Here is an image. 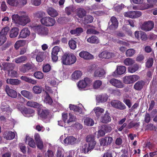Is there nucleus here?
Masks as SVG:
<instances>
[{
  "label": "nucleus",
  "instance_id": "obj_57",
  "mask_svg": "<svg viewBox=\"0 0 157 157\" xmlns=\"http://www.w3.org/2000/svg\"><path fill=\"white\" fill-rule=\"evenodd\" d=\"M139 125L140 122L134 123L133 121H131L128 124L127 128L128 129H131L133 127H138Z\"/></svg>",
  "mask_w": 157,
  "mask_h": 157
},
{
  "label": "nucleus",
  "instance_id": "obj_6",
  "mask_svg": "<svg viewBox=\"0 0 157 157\" xmlns=\"http://www.w3.org/2000/svg\"><path fill=\"white\" fill-rule=\"evenodd\" d=\"M110 104L112 107L120 110H124L126 108L123 103L118 100H114L111 101Z\"/></svg>",
  "mask_w": 157,
  "mask_h": 157
},
{
  "label": "nucleus",
  "instance_id": "obj_37",
  "mask_svg": "<svg viewBox=\"0 0 157 157\" xmlns=\"http://www.w3.org/2000/svg\"><path fill=\"white\" fill-rule=\"evenodd\" d=\"M84 124L87 126H92L94 124V121L90 117H86L84 120Z\"/></svg>",
  "mask_w": 157,
  "mask_h": 157
},
{
  "label": "nucleus",
  "instance_id": "obj_12",
  "mask_svg": "<svg viewBox=\"0 0 157 157\" xmlns=\"http://www.w3.org/2000/svg\"><path fill=\"white\" fill-rule=\"evenodd\" d=\"M5 91L7 95L12 98H16L17 96V92L8 86H6L5 88Z\"/></svg>",
  "mask_w": 157,
  "mask_h": 157
},
{
  "label": "nucleus",
  "instance_id": "obj_34",
  "mask_svg": "<svg viewBox=\"0 0 157 157\" xmlns=\"http://www.w3.org/2000/svg\"><path fill=\"white\" fill-rule=\"evenodd\" d=\"M49 112L48 109H42L41 112L39 114L40 117L44 119H45L48 115Z\"/></svg>",
  "mask_w": 157,
  "mask_h": 157
},
{
  "label": "nucleus",
  "instance_id": "obj_52",
  "mask_svg": "<svg viewBox=\"0 0 157 157\" xmlns=\"http://www.w3.org/2000/svg\"><path fill=\"white\" fill-rule=\"evenodd\" d=\"M92 150L89 147V146L87 144H85L82 147V152L83 153L85 154L87 153L89 151H90Z\"/></svg>",
  "mask_w": 157,
  "mask_h": 157
},
{
  "label": "nucleus",
  "instance_id": "obj_62",
  "mask_svg": "<svg viewBox=\"0 0 157 157\" xmlns=\"http://www.w3.org/2000/svg\"><path fill=\"white\" fill-rule=\"evenodd\" d=\"M107 96L104 95H100L97 98L98 100L101 102H106L107 101Z\"/></svg>",
  "mask_w": 157,
  "mask_h": 157
},
{
  "label": "nucleus",
  "instance_id": "obj_17",
  "mask_svg": "<svg viewBox=\"0 0 157 157\" xmlns=\"http://www.w3.org/2000/svg\"><path fill=\"white\" fill-rule=\"evenodd\" d=\"M26 105L27 106L38 109H40L42 107L41 104L32 100L28 101Z\"/></svg>",
  "mask_w": 157,
  "mask_h": 157
},
{
  "label": "nucleus",
  "instance_id": "obj_60",
  "mask_svg": "<svg viewBox=\"0 0 157 157\" xmlns=\"http://www.w3.org/2000/svg\"><path fill=\"white\" fill-rule=\"evenodd\" d=\"M34 77L39 79H41L43 78L44 77L43 74L40 71H36L34 74Z\"/></svg>",
  "mask_w": 157,
  "mask_h": 157
},
{
  "label": "nucleus",
  "instance_id": "obj_30",
  "mask_svg": "<svg viewBox=\"0 0 157 157\" xmlns=\"http://www.w3.org/2000/svg\"><path fill=\"white\" fill-rule=\"evenodd\" d=\"M26 40H19L16 42L14 44V47L17 49L19 47L25 46L26 44Z\"/></svg>",
  "mask_w": 157,
  "mask_h": 157
},
{
  "label": "nucleus",
  "instance_id": "obj_13",
  "mask_svg": "<svg viewBox=\"0 0 157 157\" xmlns=\"http://www.w3.org/2000/svg\"><path fill=\"white\" fill-rule=\"evenodd\" d=\"M79 56L82 58L86 60L92 59L94 58L93 56L89 52L82 51L79 53Z\"/></svg>",
  "mask_w": 157,
  "mask_h": 157
},
{
  "label": "nucleus",
  "instance_id": "obj_31",
  "mask_svg": "<svg viewBox=\"0 0 157 157\" xmlns=\"http://www.w3.org/2000/svg\"><path fill=\"white\" fill-rule=\"evenodd\" d=\"M83 32V29L81 27L77 28L75 29H72L70 30V33L72 35H75L76 36H79L80 34Z\"/></svg>",
  "mask_w": 157,
  "mask_h": 157
},
{
  "label": "nucleus",
  "instance_id": "obj_23",
  "mask_svg": "<svg viewBox=\"0 0 157 157\" xmlns=\"http://www.w3.org/2000/svg\"><path fill=\"white\" fill-rule=\"evenodd\" d=\"M76 140L73 136H67L64 139L63 142L65 144H74L75 143Z\"/></svg>",
  "mask_w": 157,
  "mask_h": 157
},
{
  "label": "nucleus",
  "instance_id": "obj_35",
  "mask_svg": "<svg viewBox=\"0 0 157 157\" xmlns=\"http://www.w3.org/2000/svg\"><path fill=\"white\" fill-rule=\"evenodd\" d=\"M139 68V67L138 64L136 63L129 67L128 68V71L129 72L133 73L138 71Z\"/></svg>",
  "mask_w": 157,
  "mask_h": 157
},
{
  "label": "nucleus",
  "instance_id": "obj_28",
  "mask_svg": "<svg viewBox=\"0 0 157 157\" xmlns=\"http://www.w3.org/2000/svg\"><path fill=\"white\" fill-rule=\"evenodd\" d=\"M84 17L82 22L84 24L90 23L93 21L94 17L90 15H86Z\"/></svg>",
  "mask_w": 157,
  "mask_h": 157
},
{
  "label": "nucleus",
  "instance_id": "obj_5",
  "mask_svg": "<svg viewBox=\"0 0 157 157\" xmlns=\"http://www.w3.org/2000/svg\"><path fill=\"white\" fill-rule=\"evenodd\" d=\"M154 27L153 21H149L144 22L141 26V29L146 32H148L151 30Z\"/></svg>",
  "mask_w": 157,
  "mask_h": 157
},
{
  "label": "nucleus",
  "instance_id": "obj_39",
  "mask_svg": "<svg viewBox=\"0 0 157 157\" xmlns=\"http://www.w3.org/2000/svg\"><path fill=\"white\" fill-rule=\"evenodd\" d=\"M7 83L13 85H17L20 83V81L17 79H7L6 80Z\"/></svg>",
  "mask_w": 157,
  "mask_h": 157
},
{
  "label": "nucleus",
  "instance_id": "obj_19",
  "mask_svg": "<svg viewBox=\"0 0 157 157\" xmlns=\"http://www.w3.org/2000/svg\"><path fill=\"white\" fill-rule=\"evenodd\" d=\"M111 119L108 113H105L101 117L100 121L101 122L107 124L111 121Z\"/></svg>",
  "mask_w": 157,
  "mask_h": 157
},
{
  "label": "nucleus",
  "instance_id": "obj_7",
  "mask_svg": "<svg viewBox=\"0 0 157 157\" xmlns=\"http://www.w3.org/2000/svg\"><path fill=\"white\" fill-rule=\"evenodd\" d=\"M141 15V12L138 11H129L124 13V16L132 18H138Z\"/></svg>",
  "mask_w": 157,
  "mask_h": 157
},
{
  "label": "nucleus",
  "instance_id": "obj_43",
  "mask_svg": "<svg viewBox=\"0 0 157 157\" xmlns=\"http://www.w3.org/2000/svg\"><path fill=\"white\" fill-rule=\"evenodd\" d=\"M154 62L153 58L152 57L149 58L147 60L145 63V66L147 68L151 67L153 65Z\"/></svg>",
  "mask_w": 157,
  "mask_h": 157
},
{
  "label": "nucleus",
  "instance_id": "obj_8",
  "mask_svg": "<svg viewBox=\"0 0 157 157\" xmlns=\"http://www.w3.org/2000/svg\"><path fill=\"white\" fill-rule=\"evenodd\" d=\"M35 30L38 34L43 36L47 35L49 31L47 27L40 25L37 26Z\"/></svg>",
  "mask_w": 157,
  "mask_h": 157
},
{
  "label": "nucleus",
  "instance_id": "obj_1",
  "mask_svg": "<svg viewBox=\"0 0 157 157\" xmlns=\"http://www.w3.org/2000/svg\"><path fill=\"white\" fill-rule=\"evenodd\" d=\"M76 61V57L73 54L65 53L62 56L61 58L62 63L66 65L73 64Z\"/></svg>",
  "mask_w": 157,
  "mask_h": 157
},
{
  "label": "nucleus",
  "instance_id": "obj_51",
  "mask_svg": "<svg viewBox=\"0 0 157 157\" xmlns=\"http://www.w3.org/2000/svg\"><path fill=\"white\" fill-rule=\"evenodd\" d=\"M102 82L100 80H96L95 81L93 84V87L94 89H97L100 88Z\"/></svg>",
  "mask_w": 157,
  "mask_h": 157
},
{
  "label": "nucleus",
  "instance_id": "obj_15",
  "mask_svg": "<svg viewBox=\"0 0 157 157\" xmlns=\"http://www.w3.org/2000/svg\"><path fill=\"white\" fill-rule=\"evenodd\" d=\"M113 141V139L112 137L107 136L101 139L100 143L101 146H107L110 144Z\"/></svg>",
  "mask_w": 157,
  "mask_h": 157
},
{
  "label": "nucleus",
  "instance_id": "obj_64",
  "mask_svg": "<svg viewBox=\"0 0 157 157\" xmlns=\"http://www.w3.org/2000/svg\"><path fill=\"white\" fill-rule=\"evenodd\" d=\"M124 5L122 3L120 5L115 6L114 9L116 11L120 12L122 10L123 8H124Z\"/></svg>",
  "mask_w": 157,
  "mask_h": 157
},
{
  "label": "nucleus",
  "instance_id": "obj_25",
  "mask_svg": "<svg viewBox=\"0 0 157 157\" xmlns=\"http://www.w3.org/2000/svg\"><path fill=\"white\" fill-rule=\"evenodd\" d=\"M47 11L48 14L52 17H56L58 14L57 11L52 7L48 8L47 9Z\"/></svg>",
  "mask_w": 157,
  "mask_h": 157
},
{
  "label": "nucleus",
  "instance_id": "obj_42",
  "mask_svg": "<svg viewBox=\"0 0 157 157\" xmlns=\"http://www.w3.org/2000/svg\"><path fill=\"white\" fill-rule=\"evenodd\" d=\"M77 42L74 39H71L68 41V44L70 48L73 50H75L77 46Z\"/></svg>",
  "mask_w": 157,
  "mask_h": 157
},
{
  "label": "nucleus",
  "instance_id": "obj_22",
  "mask_svg": "<svg viewBox=\"0 0 157 157\" xmlns=\"http://www.w3.org/2000/svg\"><path fill=\"white\" fill-rule=\"evenodd\" d=\"M32 68V65L29 63H27L21 66L20 69V71L22 73H25L28 72Z\"/></svg>",
  "mask_w": 157,
  "mask_h": 157
},
{
  "label": "nucleus",
  "instance_id": "obj_58",
  "mask_svg": "<svg viewBox=\"0 0 157 157\" xmlns=\"http://www.w3.org/2000/svg\"><path fill=\"white\" fill-rule=\"evenodd\" d=\"M146 130L150 131H156L157 129V127L151 123L147 124L146 126Z\"/></svg>",
  "mask_w": 157,
  "mask_h": 157
},
{
  "label": "nucleus",
  "instance_id": "obj_3",
  "mask_svg": "<svg viewBox=\"0 0 157 157\" xmlns=\"http://www.w3.org/2000/svg\"><path fill=\"white\" fill-rule=\"evenodd\" d=\"M18 14L20 15L19 25L24 26L30 22V18L25 12L23 11H20Z\"/></svg>",
  "mask_w": 157,
  "mask_h": 157
},
{
  "label": "nucleus",
  "instance_id": "obj_33",
  "mask_svg": "<svg viewBox=\"0 0 157 157\" xmlns=\"http://www.w3.org/2000/svg\"><path fill=\"white\" fill-rule=\"evenodd\" d=\"M88 42L91 44H98L99 40L97 37L95 36H92L87 39Z\"/></svg>",
  "mask_w": 157,
  "mask_h": 157
},
{
  "label": "nucleus",
  "instance_id": "obj_20",
  "mask_svg": "<svg viewBox=\"0 0 157 157\" xmlns=\"http://www.w3.org/2000/svg\"><path fill=\"white\" fill-rule=\"evenodd\" d=\"M145 82L143 80L139 81L134 84L133 88L137 90H141L145 85Z\"/></svg>",
  "mask_w": 157,
  "mask_h": 157
},
{
  "label": "nucleus",
  "instance_id": "obj_38",
  "mask_svg": "<svg viewBox=\"0 0 157 157\" xmlns=\"http://www.w3.org/2000/svg\"><path fill=\"white\" fill-rule=\"evenodd\" d=\"M25 140H28V145L30 147L33 148L36 147V144L33 138L29 137H26Z\"/></svg>",
  "mask_w": 157,
  "mask_h": 157
},
{
  "label": "nucleus",
  "instance_id": "obj_16",
  "mask_svg": "<svg viewBox=\"0 0 157 157\" xmlns=\"http://www.w3.org/2000/svg\"><path fill=\"white\" fill-rule=\"evenodd\" d=\"M114 54L113 53L111 52H108L106 51H104L99 55V57L100 58L110 59L114 57Z\"/></svg>",
  "mask_w": 157,
  "mask_h": 157
},
{
  "label": "nucleus",
  "instance_id": "obj_18",
  "mask_svg": "<svg viewBox=\"0 0 157 157\" xmlns=\"http://www.w3.org/2000/svg\"><path fill=\"white\" fill-rule=\"evenodd\" d=\"M19 110L24 115H27V114H31L34 112V110L33 109L30 108L28 109L25 107H20L18 108Z\"/></svg>",
  "mask_w": 157,
  "mask_h": 157
},
{
  "label": "nucleus",
  "instance_id": "obj_55",
  "mask_svg": "<svg viewBox=\"0 0 157 157\" xmlns=\"http://www.w3.org/2000/svg\"><path fill=\"white\" fill-rule=\"evenodd\" d=\"M135 50L133 49L130 48L126 51V55L127 57H132L135 54Z\"/></svg>",
  "mask_w": 157,
  "mask_h": 157
},
{
  "label": "nucleus",
  "instance_id": "obj_10",
  "mask_svg": "<svg viewBox=\"0 0 157 157\" xmlns=\"http://www.w3.org/2000/svg\"><path fill=\"white\" fill-rule=\"evenodd\" d=\"M110 83L113 86L117 88H122L124 87V85L122 81L114 78L109 80Z\"/></svg>",
  "mask_w": 157,
  "mask_h": 157
},
{
  "label": "nucleus",
  "instance_id": "obj_46",
  "mask_svg": "<svg viewBox=\"0 0 157 157\" xmlns=\"http://www.w3.org/2000/svg\"><path fill=\"white\" fill-rule=\"evenodd\" d=\"M82 74L81 71H77L74 72L72 75L73 78L74 79H78L80 78Z\"/></svg>",
  "mask_w": 157,
  "mask_h": 157
},
{
  "label": "nucleus",
  "instance_id": "obj_59",
  "mask_svg": "<svg viewBox=\"0 0 157 157\" xmlns=\"http://www.w3.org/2000/svg\"><path fill=\"white\" fill-rule=\"evenodd\" d=\"M20 18V15H18V14H13L12 15V19L14 22L16 23L19 24V21Z\"/></svg>",
  "mask_w": 157,
  "mask_h": 157
},
{
  "label": "nucleus",
  "instance_id": "obj_61",
  "mask_svg": "<svg viewBox=\"0 0 157 157\" xmlns=\"http://www.w3.org/2000/svg\"><path fill=\"white\" fill-rule=\"evenodd\" d=\"M46 95L45 98V101L47 103L51 105L52 103L53 100L48 92H46Z\"/></svg>",
  "mask_w": 157,
  "mask_h": 157
},
{
  "label": "nucleus",
  "instance_id": "obj_45",
  "mask_svg": "<svg viewBox=\"0 0 157 157\" xmlns=\"http://www.w3.org/2000/svg\"><path fill=\"white\" fill-rule=\"evenodd\" d=\"M123 63L126 66H130L134 63L135 61L132 59L127 58L124 60Z\"/></svg>",
  "mask_w": 157,
  "mask_h": 157
},
{
  "label": "nucleus",
  "instance_id": "obj_4",
  "mask_svg": "<svg viewBox=\"0 0 157 157\" xmlns=\"http://www.w3.org/2000/svg\"><path fill=\"white\" fill-rule=\"evenodd\" d=\"M139 77L137 75H132L128 76H125L123 78V82L126 84H131L132 83L137 80Z\"/></svg>",
  "mask_w": 157,
  "mask_h": 157
},
{
  "label": "nucleus",
  "instance_id": "obj_53",
  "mask_svg": "<svg viewBox=\"0 0 157 157\" xmlns=\"http://www.w3.org/2000/svg\"><path fill=\"white\" fill-rule=\"evenodd\" d=\"M151 8V7L149 5L148 3H143L139 6V7H138L139 9L141 10H144Z\"/></svg>",
  "mask_w": 157,
  "mask_h": 157
},
{
  "label": "nucleus",
  "instance_id": "obj_21",
  "mask_svg": "<svg viewBox=\"0 0 157 157\" xmlns=\"http://www.w3.org/2000/svg\"><path fill=\"white\" fill-rule=\"evenodd\" d=\"M3 136L7 140H11L15 138V134L14 132L11 131H6L4 132Z\"/></svg>",
  "mask_w": 157,
  "mask_h": 157
},
{
  "label": "nucleus",
  "instance_id": "obj_27",
  "mask_svg": "<svg viewBox=\"0 0 157 157\" xmlns=\"http://www.w3.org/2000/svg\"><path fill=\"white\" fill-rule=\"evenodd\" d=\"M19 29L17 27L12 28L10 33V38H15L18 34Z\"/></svg>",
  "mask_w": 157,
  "mask_h": 157
},
{
  "label": "nucleus",
  "instance_id": "obj_11",
  "mask_svg": "<svg viewBox=\"0 0 157 157\" xmlns=\"http://www.w3.org/2000/svg\"><path fill=\"white\" fill-rule=\"evenodd\" d=\"M109 24V25H110L109 26L110 29H115L117 28L118 26V22L115 17L113 16L111 18Z\"/></svg>",
  "mask_w": 157,
  "mask_h": 157
},
{
  "label": "nucleus",
  "instance_id": "obj_29",
  "mask_svg": "<svg viewBox=\"0 0 157 157\" xmlns=\"http://www.w3.org/2000/svg\"><path fill=\"white\" fill-rule=\"evenodd\" d=\"M21 94L24 97L29 99H33V96L32 94L29 91L25 90H23L21 92Z\"/></svg>",
  "mask_w": 157,
  "mask_h": 157
},
{
  "label": "nucleus",
  "instance_id": "obj_9",
  "mask_svg": "<svg viewBox=\"0 0 157 157\" xmlns=\"http://www.w3.org/2000/svg\"><path fill=\"white\" fill-rule=\"evenodd\" d=\"M91 82V81L90 78H85L84 80H80L78 82V86L79 88H84L87 85L90 84Z\"/></svg>",
  "mask_w": 157,
  "mask_h": 157
},
{
  "label": "nucleus",
  "instance_id": "obj_50",
  "mask_svg": "<svg viewBox=\"0 0 157 157\" xmlns=\"http://www.w3.org/2000/svg\"><path fill=\"white\" fill-rule=\"evenodd\" d=\"M33 92L35 94H39L42 92V87L41 86H34L33 88Z\"/></svg>",
  "mask_w": 157,
  "mask_h": 157
},
{
  "label": "nucleus",
  "instance_id": "obj_47",
  "mask_svg": "<svg viewBox=\"0 0 157 157\" xmlns=\"http://www.w3.org/2000/svg\"><path fill=\"white\" fill-rule=\"evenodd\" d=\"M44 53L40 52L38 55L36 56V60L38 62L42 61L45 57Z\"/></svg>",
  "mask_w": 157,
  "mask_h": 157
},
{
  "label": "nucleus",
  "instance_id": "obj_32",
  "mask_svg": "<svg viewBox=\"0 0 157 157\" xmlns=\"http://www.w3.org/2000/svg\"><path fill=\"white\" fill-rule=\"evenodd\" d=\"M27 59L25 56H22L15 59V62L17 64L24 63Z\"/></svg>",
  "mask_w": 157,
  "mask_h": 157
},
{
  "label": "nucleus",
  "instance_id": "obj_36",
  "mask_svg": "<svg viewBox=\"0 0 157 157\" xmlns=\"http://www.w3.org/2000/svg\"><path fill=\"white\" fill-rule=\"evenodd\" d=\"M21 79L22 80L33 84H35L37 83L36 80L32 79L26 76H21Z\"/></svg>",
  "mask_w": 157,
  "mask_h": 157
},
{
  "label": "nucleus",
  "instance_id": "obj_2",
  "mask_svg": "<svg viewBox=\"0 0 157 157\" xmlns=\"http://www.w3.org/2000/svg\"><path fill=\"white\" fill-rule=\"evenodd\" d=\"M42 24L47 27L53 26L55 23V19L49 17H44L40 20Z\"/></svg>",
  "mask_w": 157,
  "mask_h": 157
},
{
  "label": "nucleus",
  "instance_id": "obj_26",
  "mask_svg": "<svg viewBox=\"0 0 157 157\" xmlns=\"http://www.w3.org/2000/svg\"><path fill=\"white\" fill-rule=\"evenodd\" d=\"M105 72L103 69H97L94 72V76L97 78H102L105 76Z\"/></svg>",
  "mask_w": 157,
  "mask_h": 157
},
{
  "label": "nucleus",
  "instance_id": "obj_40",
  "mask_svg": "<svg viewBox=\"0 0 157 157\" xmlns=\"http://www.w3.org/2000/svg\"><path fill=\"white\" fill-rule=\"evenodd\" d=\"M94 111L96 116L99 118L101 116L102 114L104 113V110L99 107H97L94 109Z\"/></svg>",
  "mask_w": 157,
  "mask_h": 157
},
{
  "label": "nucleus",
  "instance_id": "obj_49",
  "mask_svg": "<svg viewBox=\"0 0 157 157\" xmlns=\"http://www.w3.org/2000/svg\"><path fill=\"white\" fill-rule=\"evenodd\" d=\"M69 108L70 110H73L75 112H80L81 110V109L79 107L71 104L69 105Z\"/></svg>",
  "mask_w": 157,
  "mask_h": 157
},
{
  "label": "nucleus",
  "instance_id": "obj_41",
  "mask_svg": "<svg viewBox=\"0 0 157 157\" xmlns=\"http://www.w3.org/2000/svg\"><path fill=\"white\" fill-rule=\"evenodd\" d=\"M126 70L125 67L123 66H121L117 67V74L121 75L124 74Z\"/></svg>",
  "mask_w": 157,
  "mask_h": 157
},
{
  "label": "nucleus",
  "instance_id": "obj_56",
  "mask_svg": "<svg viewBox=\"0 0 157 157\" xmlns=\"http://www.w3.org/2000/svg\"><path fill=\"white\" fill-rule=\"evenodd\" d=\"M10 30L9 27L6 26L4 27L0 32V34L6 36Z\"/></svg>",
  "mask_w": 157,
  "mask_h": 157
},
{
  "label": "nucleus",
  "instance_id": "obj_44",
  "mask_svg": "<svg viewBox=\"0 0 157 157\" xmlns=\"http://www.w3.org/2000/svg\"><path fill=\"white\" fill-rule=\"evenodd\" d=\"M101 127L105 133L109 132L112 130V127L109 124L102 125Z\"/></svg>",
  "mask_w": 157,
  "mask_h": 157
},
{
  "label": "nucleus",
  "instance_id": "obj_54",
  "mask_svg": "<svg viewBox=\"0 0 157 157\" xmlns=\"http://www.w3.org/2000/svg\"><path fill=\"white\" fill-rule=\"evenodd\" d=\"M45 14L44 12L42 11H38L34 14V16L36 18H42L45 16Z\"/></svg>",
  "mask_w": 157,
  "mask_h": 157
},
{
  "label": "nucleus",
  "instance_id": "obj_14",
  "mask_svg": "<svg viewBox=\"0 0 157 157\" xmlns=\"http://www.w3.org/2000/svg\"><path fill=\"white\" fill-rule=\"evenodd\" d=\"M30 33V31L29 29L28 28H25L20 33L18 38H25L29 36Z\"/></svg>",
  "mask_w": 157,
  "mask_h": 157
},
{
  "label": "nucleus",
  "instance_id": "obj_48",
  "mask_svg": "<svg viewBox=\"0 0 157 157\" xmlns=\"http://www.w3.org/2000/svg\"><path fill=\"white\" fill-rule=\"evenodd\" d=\"M86 139V141L88 143L96 141L95 140V136L93 134L88 135L87 136Z\"/></svg>",
  "mask_w": 157,
  "mask_h": 157
},
{
  "label": "nucleus",
  "instance_id": "obj_24",
  "mask_svg": "<svg viewBox=\"0 0 157 157\" xmlns=\"http://www.w3.org/2000/svg\"><path fill=\"white\" fill-rule=\"evenodd\" d=\"M86 12L84 9L79 8L77 9L76 15L80 18H82L86 15Z\"/></svg>",
  "mask_w": 157,
  "mask_h": 157
},
{
  "label": "nucleus",
  "instance_id": "obj_63",
  "mask_svg": "<svg viewBox=\"0 0 157 157\" xmlns=\"http://www.w3.org/2000/svg\"><path fill=\"white\" fill-rule=\"evenodd\" d=\"M68 33H63L62 35V38L61 39L62 42L63 44H67V36Z\"/></svg>",
  "mask_w": 157,
  "mask_h": 157
}]
</instances>
